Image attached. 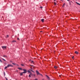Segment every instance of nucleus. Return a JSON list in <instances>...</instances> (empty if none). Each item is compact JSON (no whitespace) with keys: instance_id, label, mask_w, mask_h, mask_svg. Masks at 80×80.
Here are the masks:
<instances>
[{"instance_id":"f257e3e1","label":"nucleus","mask_w":80,"mask_h":80,"mask_svg":"<svg viewBox=\"0 0 80 80\" xmlns=\"http://www.w3.org/2000/svg\"><path fill=\"white\" fill-rule=\"evenodd\" d=\"M10 67H13V66L10 64H8V65L7 66H6L5 67V68H4L5 70V69H7V68Z\"/></svg>"},{"instance_id":"f03ea898","label":"nucleus","mask_w":80,"mask_h":80,"mask_svg":"<svg viewBox=\"0 0 80 80\" xmlns=\"http://www.w3.org/2000/svg\"><path fill=\"white\" fill-rule=\"evenodd\" d=\"M22 70L24 71V72H22V73H27V69H22Z\"/></svg>"},{"instance_id":"7ed1b4c3","label":"nucleus","mask_w":80,"mask_h":80,"mask_svg":"<svg viewBox=\"0 0 80 80\" xmlns=\"http://www.w3.org/2000/svg\"><path fill=\"white\" fill-rule=\"evenodd\" d=\"M36 73L37 74V75H38L39 74H40V73H39V72L38 71L36 70Z\"/></svg>"},{"instance_id":"20e7f679","label":"nucleus","mask_w":80,"mask_h":80,"mask_svg":"<svg viewBox=\"0 0 80 80\" xmlns=\"http://www.w3.org/2000/svg\"><path fill=\"white\" fill-rule=\"evenodd\" d=\"M2 48H3V49H6V46H3L2 47Z\"/></svg>"},{"instance_id":"39448f33","label":"nucleus","mask_w":80,"mask_h":80,"mask_svg":"<svg viewBox=\"0 0 80 80\" xmlns=\"http://www.w3.org/2000/svg\"><path fill=\"white\" fill-rule=\"evenodd\" d=\"M75 53H76V54H77H77H78V52H77V51H75Z\"/></svg>"},{"instance_id":"423d86ee","label":"nucleus","mask_w":80,"mask_h":80,"mask_svg":"<svg viewBox=\"0 0 80 80\" xmlns=\"http://www.w3.org/2000/svg\"><path fill=\"white\" fill-rule=\"evenodd\" d=\"M12 42L13 43H15V42H16V41H15V40H13V41H12Z\"/></svg>"},{"instance_id":"0eeeda50","label":"nucleus","mask_w":80,"mask_h":80,"mask_svg":"<svg viewBox=\"0 0 80 80\" xmlns=\"http://www.w3.org/2000/svg\"><path fill=\"white\" fill-rule=\"evenodd\" d=\"M54 68H55L56 69H57V68L58 67H57L55 66L54 67Z\"/></svg>"},{"instance_id":"6e6552de","label":"nucleus","mask_w":80,"mask_h":80,"mask_svg":"<svg viewBox=\"0 0 80 80\" xmlns=\"http://www.w3.org/2000/svg\"><path fill=\"white\" fill-rule=\"evenodd\" d=\"M76 3H77V4L78 5H80V4L77 2H76Z\"/></svg>"},{"instance_id":"1a4fd4ad","label":"nucleus","mask_w":80,"mask_h":80,"mask_svg":"<svg viewBox=\"0 0 80 80\" xmlns=\"http://www.w3.org/2000/svg\"><path fill=\"white\" fill-rule=\"evenodd\" d=\"M30 66H32V67H33V68H35V67L33 66V65H30Z\"/></svg>"},{"instance_id":"9d476101","label":"nucleus","mask_w":80,"mask_h":80,"mask_svg":"<svg viewBox=\"0 0 80 80\" xmlns=\"http://www.w3.org/2000/svg\"><path fill=\"white\" fill-rule=\"evenodd\" d=\"M28 73H32V72H31L30 71H29V70H28Z\"/></svg>"},{"instance_id":"9b49d317","label":"nucleus","mask_w":80,"mask_h":80,"mask_svg":"<svg viewBox=\"0 0 80 80\" xmlns=\"http://www.w3.org/2000/svg\"><path fill=\"white\" fill-rule=\"evenodd\" d=\"M23 73H23V72L21 73H20V75H21V76H22V75H23Z\"/></svg>"},{"instance_id":"f8f14e48","label":"nucleus","mask_w":80,"mask_h":80,"mask_svg":"<svg viewBox=\"0 0 80 80\" xmlns=\"http://www.w3.org/2000/svg\"><path fill=\"white\" fill-rule=\"evenodd\" d=\"M64 5H65V3H64L63 4V5L62 6V7H64Z\"/></svg>"},{"instance_id":"ddd939ff","label":"nucleus","mask_w":80,"mask_h":80,"mask_svg":"<svg viewBox=\"0 0 80 80\" xmlns=\"http://www.w3.org/2000/svg\"><path fill=\"white\" fill-rule=\"evenodd\" d=\"M8 37H9V36H8V35H7V37H6V38H8Z\"/></svg>"},{"instance_id":"4468645a","label":"nucleus","mask_w":80,"mask_h":80,"mask_svg":"<svg viewBox=\"0 0 80 80\" xmlns=\"http://www.w3.org/2000/svg\"><path fill=\"white\" fill-rule=\"evenodd\" d=\"M18 69H19V70H22V68H18Z\"/></svg>"},{"instance_id":"2eb2a0df","label":"nucleus","mask_w":80,"mask_h":80,"mask_svg":"<svg viewBox=\"0 0 80 80\" xmlns=\"http://www.w3.org/2000/svg\"><path fill=\"white\" fill-rule=\"evenodd\" d=\"M30 71H32V72H33V73H34V71H33V70H32V69H30Z\"/></svg>"},{"instance_id":"dca6fc26","label":"nucleus","mask_w":80,"mask_h":80,"mask_svg":"<svg viewBox=\"0 0 80 80\" xmlns=\"http://www.w3.org/2000/svg\"><path fill=\"white\" fill-rule=\"evenodd\" d=\"M29 77H31V75L30 73L29 75Z\"/></svg>"},{"instance_id":"f3484780","label":"nucleus","mask_w":80,"mask_h":80,"mask_svg":"<svg viewBox=\"0 0 80 80\" xmlns=\"http://www.w3.org/2000/svg\"><path fill=\"white\" fill-rule=\"evenodd\" d=\"M31 63H32V64H33V61H31Z\"/></svg>"},{"instance_id":"a211bd4d","label":"nucleus","mask_w":80,"mask_h":80,"mask_svg":"<svg viewBox=\"0 0 80 80\" xmlns=\"http://www.w3.org/2000/svg\"><path fill=\"white\" fill-rule=\"evenodd\" d=\"M30 74H31V76H32V77L33 74H32V73H31Z\"/></svg>"},{"instance_id":"6ab92c4d","label":"nucleus","mask_w":80,"mask_h":80,"mask_svg":"<svg viewBox=\"0 0 80 80\" xmlns=\"http://www.w3.org/2000/svg\"><path fill=\"white\" fill-rule=\"evenodd\" d=\"M48 80H50V77H48Z\"/></svg>"},{"instance_id":"aec40b11","label":"nucleus","mask_w":80,"mask_h":80,"mask_svg":"<svg viewBox=\"0 0 80 80\" xmlns=\"http://www.w3.org/2000/svg\"><path fill=\"white\" fill-rule=\"evenodd\" d=\"M3 57H7V56H6L5 55H4V56H3Z\"/></svg>"},{"instance_id":"412c9836","label":"nucleus","mask_w":80,"mask_h":80,"mask_svg":"<svg viewBox=\"0 0 80 80\" xmlns=\"http://www.w3.org/2000/svg\"><path fill=\"white\" fill-rule=\"evenodd\" d=\"M39 75H41V76H42V74H40V73H39Z\"/></svg>"},{"instance_id":"4be33fe9","label":"nucleus","mask_w":80,"mask_h":80,"mask_svg":"<svg viewBox=\"0 0 80 80\" xmlns=\"http://www.w3.org/2000/svg\"><path fill=\"white\" fill-rule=\"evenodd\" d=\"M54 4L55 5H57V3H56V2H54Z\"/></svg>"},{"instance_id":"5701e85b","label":"nucleus","mask_w":80,"mask_h":80,"mask_svg":"<svg viewBox=\"0 0 80 80\" xmlns=\"http://www.w3.org/2000/svg\"><path fill=\"white\" fill-rule=\"evenodd\" d=\"M46 77H47V78H48V76L47 75H46Z\"/></svg>"},{"instance_id":"b1692460","label":"nucleus","mask_w":80,"mask_h":80,"mask_svg":"<svg viewBox=\"0 0 80 80\" xmlns=\"http://www.w3.org/2000/svg\"><path fill=\"white\" fill-rule=\"evenodd\" d=\"M74 58V56H72V58L73 59Z\"/></svg>"},{"instance_id":"393cba45","label":"nucleus","mask_w":80,"mask_h":80,"mask_svg":"<svg viewBox=\"0 0 80 80\" xmlns=\"http://www.w3.org/2000/svg\"><path fill=\"white\" fill-rule=\"evenodd\" d=\"M12 64H13V65H16L15 64V63H12Z\"/></svg>"},{"instance_id":"a878e982","label":"nucleus","mask_w":80,"mask_h":80,"mask_svg":"<svg viewBox=\"0 0 80 80\" xmlns=\"http://www.w3.org/2000/svg\"><path fill=\"white\" fill-rule=\"evenodd\" d=\"M42 22H44V20H42L41 21Z\"/></svg>"},{"instance_id":"bb28decb","label":"nucleus","mask_w":80,"mask_h":80,"mask_svg":"<svg viewBox=\"0 0 80 80\" xmlns=\"http://www.w3.org/2000/svg\"><path fill=\"white\" fill-rule=\"evenodd\" d=\"M2 60H4V61H6L4 59H2Z\"/></svg>"},{"instance_id":"cd10ccee","label":"nucleus","mask_w":80,"mask_h":80,"mask_svg":"<svg viewBox=\"0 0 80 80\" xmlns=\"http://www.w3.org/2000/svg\"><path fill=\"white\" fill-rule=\"evenodd\" d=\"M40 8H43V7H40Z\"/></svg>"},{"instance_id":"c85d7f7f","label":"nucleus","mask_w":80,"mask_h":80,"mask_svg":"<svg viewBox=\"0 0 80 80\" xmlns=\"http://www.w3.org/2000/svg\"><path fill=\"white\" fill-rule=\"evenodd\" d=\"M0 62H2V61L0 59Z\"/></svg>"},{"instance_id":"c756f323","label":"nucleus","mask_w":80,"mask_h":80,"mask_svg":"<svg viewBox=\"0 0 80 80\" xmlns=\"http://www.w3.org/2000/svg\"><path fill=\"white\" fill-rule=\"evenodd\" d=\"M5 78L6 79V80H8L6 78Z\"/></svg>"},{"instance_id":"7c9ffc66","label":"nucleus","mask_w":80,"mask_h":80,"mask_svg":"<svg viewBox=\"0 0 80 80\" xmlns=\"http://www.w3.org/2000/svg\"><path fill=\"white\" fill-rule=\"evenodd\" d=\"M33 75L34 77H35V74H33Z\"/></svg>"},{"instance_id":"2f4dec72","label":"nucleus","mask_w":80,"mask_h":80,"mask_svg":"<svg viewBox=\"0 0 80 80\" xmlns=\"http://www.w3.org/2000/svg\"><path fill=\"white\" fill-rule=\"evenodd\" d=\"M17 40H19V38H17Z\"/></svg>"},{"instance_id":"473e14b6","label":"nucleus","mask_w":80,"mask_h":80,"mask_svg":"<svg viewBox=\"0 0 80 80\" xmlns=\"http://www.w3.org/2000/svg\"><path fill=\"white\" fill-rule=\"evenodd\" d=\"M31 68V69H32V70H33V68Z\"/></svg>"},{"instance_id":"72a5a7b5","label":"nucleus","mask_w":80,"mask_h":80,"mask_svg":"<svg viewBox=\"0 0 80 80\" xmlns=\"http://www.w3.org/2000/svg\"><path fill=\"white\" fill-rule=\"evenodd\" d=\"M41 20H44V19H42Z\"/></svg>"},{"instance_id":"f704fd0d","label":"nucleus","mask_w":80,"mask_h":80,"mask_svg":"<svg viewBox=\"0 0 80 80\" xmlns=\"http://www.w3.org/2000/svg\"><path fill=\"white\" fill-rule=\"evenodd\" d=\"M60 77H61V75H59Z\"/></svg>"},{"instance_id":"c9c22d12","label":"nucleus","mask_w":80,"mask_h":80,"mask_svg":"<svg viewBox=\"0 0 80 80\" xmlns=\"http://www.w3.org/2000/svg\"><path fill=\"white\" fill-rule=\"evenodd\" d=\"M22 66H23V64H21Z\"/></svg>"},{"instance_id":"e433bc0d","label":"nucleus","mask_w":80,"mask_h":80,"mask_svg":"<svg viewBox=\"0 0 80 80\" xmlns=\"http://www.w3.org/2000/svg\"><path fill=\"white\" fill-rule=\"evenodd\" d=\"M4 75H5V72H4Z\"/></svg>"},{"instance_id":"4c0bfd02","label":"nucleus","mask_w":80,"mask_h":80,"mask_svg":"<svg viewBox=\"0 0 80 80\" xmlns=\"http://www.w3.org/2000/svg\"><path fill=\"white\" fill-rule=\"evenodd\" d=\"M40 32H42V31H40Z\"/></svg>"},{"instance_id":"58836bf2","label":"nucleus","mask_w":80,"mask_h":80,"mask_svg":"<svg viewBox=\"0 0 80 80\" xmlns=\"http://www.w3.org/2000/svg\"><path fill=\"white\" fill-rule=\"evenodd\" d=\"M68 1H69L70 0H67Z\"/></svg>"},{"instance_id":"ea45409f","label":"nucleus","mask_w":80,"mask_h":80,"mask_svg":"<svg viewBox=\"0 0 80 80\" xmlns=\"http://www.w3.org/2000/svg\"><path fill=\"white\" fill-rule=\"evenodd\" d=\"M61 0L62 1V0Z\"/></svg>"}]
</instances>
